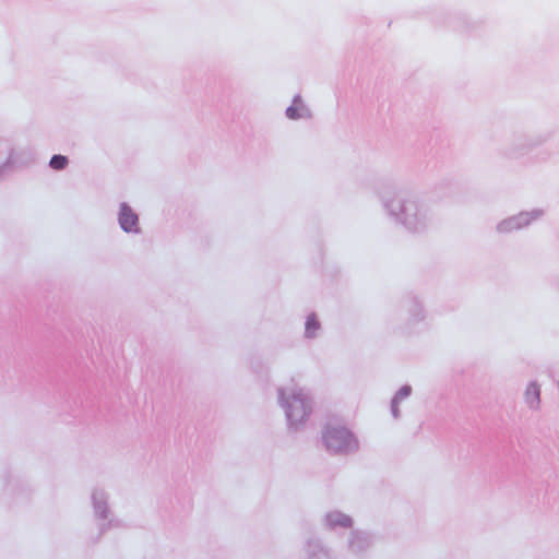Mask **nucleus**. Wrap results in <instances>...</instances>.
Wrapping results in <instances>:
<instances>
[{"mask_svg":"<svg viewBox=\"0 0 559 559\" xmlns=\"http://www.w3.org/2000/svg\"><path fill=\"white\" fill-rule=\"evenodd\" d=\"M527 397L532 396L533 400L538 401L539 400V389L536 384H531L527 388L526 391Z\"/></svg>","mask_w":559,"mask_h":559,"instance_id":"423d86ee","label":"nucleus"},{"mask_svg":"<svg viewBox=\"0 0 559 559\" xmlns=\"http://www.w3.org/2000/svg\"><path fill=\"white\" fill-rule=\"evenodd\" d=\"M49 164L51 168L61 170L68 165V158L63 155H53Z\"/></svg>","mask_w":559,"mask_h":559,"instance_id":"20e7f679","label":"nucleus"},{"mask_svg":"<svg viewBox=\"0 0 559 559\" xmlns=\"http://www.w3.org/2000/svg\"><path fill=\"white\" fill-rule=\"evenodd\" d=\"M319 324L313 317H309L306 323V332L309 336L314 334V331L318 329Z\"/></svg>","mask_w":559,"mask_h":559,"instance_id":"39448f33","label":"nucleus"},{"mask_svg":"<svg viewBox=\"0 0 559 559\" xmlns=\"http://www.w3.org/2000/svg\"><path fill=\"white\" fill-rule=\"evenodd\" d=\"M119 223L123 230L130 233L136 230L138 215L126 204H122L119 213Z\"/></svg>","mask_w":559,"mask_h":559,"instance_id":"7ed1b4c3","label":"nucleus"},{"mask_svg":"<svg viewBox=\"0 0 559 559\" xmlns=\"http://www.w3.org/2000/svg\"><path fill=\"white\" fill-rule=\"evenodd\" d=\"M310 412V406L301 395H294L287 403V417L292 423L302 421Z\"/></svg>","mask_w":559,"mask_h":559,"instance_id":"f03ea898","label":"nucleus"},{"mask_svg":"<svg viewBox=\"0 0 559 559\" xmlns=\"http://www.w3.org/2000/svg\"><path fill=\"white\" fill-rule=\"evenodd\" d=\"M323 439L328 449L334 452H346L357 447L353 433L342 426H328Z\"/></svg>","mask_w":559,"mask_h":559,"instance_id":"f257e3e1","label":"nucleus"},{"mask_svg":"<svg viewBox=\"0 0 559 559\" xmlns=\"http://www.w3.org/2000/svg\"><path fill=\"white\" fill-rule=\"evenodd\" d=\"M286 115H287V117H288V118H290V119H296V118H298V117H299L298 109H297V108H295V107H289V108H287V110H286Z\"/></svg>","mask_w":559,"mask_h":559,"instance_id":"0eeeda50","label":"nucleus"}]
</instances>
